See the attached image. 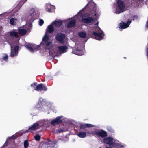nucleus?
I'll list each match as a JSON object with an SVG mask.
<instances>
[{
    "label": "nucleus",
    "mask_w": 148,
    "mask_h": 148,
    "mask_svg": "<svg viewBox=\"0 0 148 148\" xmlns=\"http://www.w3.org/2000/svg\"><path fill=\"white\" fill-rule=\"evenodd\" d=\"M18 49V46H16L14 48L11 46V52L10 55L11 57H13L17 55Z\"/></svg>",
    "instance_id": "nucleus-10"
},
{
    "label": "nucleus",
    "mask_w": 148,
    "mask_h": 148,
    "mask_svg": "<svg viewBox=\"0 0 148 148\" xmlns=\"http://www.w3.org/2000/svg\"><path fill=\"white\" fill-rule=\"evenodd\" d=\"M46 10L48 12H53L55 9V7L51 5L50 4H47L46 5Z\"/></svg>",
    "instance_id": "nucleus-14"
},
{
    "label": "nucleus",
    "mask_w": 148,
    "mask_h": 148,
    "mask_svg": "<svg viewBox=\"0 0 148 148\" xmlns=\"http://www.w3.org/2000/svg\"><path fill=\"white\" fill-rule=\"evenodd\" d=\"M89 8L90 10L91 11L89 15V16H95L96 17H98L99 14L96 12V9L95 8V3L92 1L88 3L86 6L81 11H83L84 9L86 8Z\"/></svg>",
    "instance_id": "nucleus-1"
},
{
    "label": "nucleus",
    "mask_w": 148,
    "mask_h": 148,
    "mask_svg": "<svg viewBox=\"0 0 148 148\" xmlns=\"http://www.w3.org/2000/svg\"><path fill=\"white\" fill-rule=\"evenodd\" d=\"M17 22V20L16 18H12L10 20V24L12 25H15Z\"/></svg>",
    "instance_id": "nucleus-27"
},
{
    "label": "nucleus",
    "mask_w": 148,
    "mask_h": 148,
    "mask_svg": "<svg viewBox=\"0 0 148 148\" xmlns=\"http://www.w3.org/2000/svg\"><path fill=\"white\" fill-rule=\"evenodd\" d=\"M35 138L36 140L38 141L40 139V136L38 135H37L35 136Z\"/></svg>",
    "instance_id": "nucleus-30"
},
{
    "label": "nucleus",
    "mask_w": 148,
    "mask_h": 148,
    "mask_svg": "<svg viewBox=\"0 0 148 148\" xmlns=\"http://www.w3.org/2000/svg\"><path fill=\"white\" fill-rule=\"evenodd\" d=\"M67 47L66 46H58V49L59 52L61 53H63L66 52Z\"/></svg>",
    "instance_id": "nucleus-15"
},
{
    "label": "nucleus",
    "mask_w": 148,
    "mask_h": 148,
    "mask_svg": "<svg viewBox=\"0 0 148 148\" xmlns=\"http://www.w3.org/2000/svg\"><path fill=\"white\" fill-rule=\"evenodd\" d=\"M62 24V21L60 20L55 21L52 23V25H53L54 26L56 27H59Z\"/></svg>",
    "instance_id": "nucleus-19"
},
{
    "label": "nucleus",
    "mask_w": 148,
    "mask_h": 148,
    "mask_svg": "<svg viewBox=\"0 0 148 148\" xmlns=\"http://www.w3.org/2000/svg\"><path fill=\"white\" fill-rule=\"evenodd\" d=\"M35 90L37 91H39L41 90H46L47 87L43 85L42 84H39L36 86Z\"/></svg>",
    "instance_id": "nucleus-13"
},
{
    "label": "nucleus",
    "mask_w": 148,
    "mask_h": 148,
    "mask_svg": "<svg viewBox=\"0 0 148 148\" xmlns=\"http://www.w3.org/2000/svg\"><path fill=\"white\" fill-rule=\"evenodd\" d=\"M62 117V116H61L57 117L56 119L52 121L51 122V124L53 125H55L61 123L62 121L61 119Z\"/></svg>",
    "instance_id": "nucleus-12"
},
{
    "label": "nucleus",
    "mask_w": 148,
    "mask_h": 148,
    "mask_svg": "<svg viewBox=\"0 0 148 148\" xmlns=\"http://www.w3.org/2000/svg\"><path fill=\"white\" fill-rule=\"evenodd\" d=\"M54 26L53 25L51 24L49 25L47 28V31L49 33L52 32L54 30Z\"/></svg>",
    "instance_id": "nucleus-21"
},
{
    "label": "nucleus",
    "mask_w": 148,
    "mask_h": 148,
    "mask_svg": "<svg viewBox=\"0 0 148 148\" xmlns=\"http://www.w3.org/2000/svg\"><path fill=\"white\" fill-rule=\"evenodd\" d=\"M73 53L78 55H82L84 54V52L82 50H79L78 49H73Z\"/></svg>",
    "instance_id": "nucleus-18"
},
{
    "label": "nucleus",
    "mask_w": 148,
    "mask_h": 148,
    "mask_svg": "<svg viewBox=\"0 0 148 148\" xmlns=\"http://www.w3.org/2000/svg\"><path fill=\"white\" fill-rule=\"evenodd\" d=\"M146 26L148 27V20L146 24Z\"/></svg>",
    "instance_id": "nucleus-36"
},
{
    "label": "nucleus",
    "mask_w": 148,
    "mask_h": 148,
    "mask_svg": "<svg viewBox=\"0 0 148 148\" xmlns=\"http://www.w3.org/2000/svg\"><path fill=\"white\" fill-rule=\"evenodd\" d=\"M93 127V125H92L86 124L84 125H82L80 126V128L81 129H84L88 127Z\"/></svg>",
    "instance_id": "nucleus-24"
},
{
    "label": "nucleus",
    "mask_w": 148,
    "mask_h": 148,
    "mask_svg": "<svg viewBox=\"0 0 148 148\" xmlns=\"http://www.w3.org/2000/svg\"><path fill=\"white\" fill-rule=\"evenodd\" d=\"M100 148H101V147H100Z\"/></svg>",
    "instance_id": "nucleus-40"
},
{
    "label": "nucleus",
    "mask_w": 148,
    "mask_h": 148,
    "mask_svg": "<svg viewBox=\"0 0 148 148\" xmlns=\"http://www.w3.org/2000/svg\"><path fill=\"white\" fill-rule=\"evenodd\" d=\"M131 23L130 21H128L127 23L121 22L118 25L119 27L121 29H125L128 27Z\"/></svg>",
    "instance_id": "nucleus-11"
},
{
    "label": "nucleus",
    "mask_w": 148,
    "mask_h": 148,
    "mask_svg": "<svg viewBox=\"0 0 148 148\" xmlns=\"http://www.w3.org/2000/svg\"><path fill=\"white\" fill-rule=\"evenodd\" d=\"M97 27L96 29L95 32H94L93 34L95 36V38L97 40H101L103 37V34L102 32L100 30L99 28L96 25Z\"/></svg>",
    "instance_id": "nucleus-4"
},
{
    "label": "nucleus",
    "mask_w": 148,
    "mask_h": 148,
    "mask_svg": "<svg viewBox=\"0 0 148 148\" xmlns=\"http://www.w3.org/2000/svg\"><path fill=\"white\" fill-rule=\"evenodd\" d=\"M54 143L53 142H49L48 143V144L50 145H51V147H53V144Z\"/></svg>",
    "instance_id": "nucleus-32"
},
{
    "label": "nucleus",
    "mask_w": 148,
    "mask_h": 148,
    "mask_svg": "<svg viewBox=\"0 0 148 148\" xmlns=\"http://www.w3.org/2000/svg\"><path fill=\"white\" fill-rule=\"evenodd\" d=\"M112 146L115 148H123L124 147V145H123L115 142L113 143Z\"/></svg>",
    "instance_id": "nucleus-22"
},
{
    "label": "nucleus",
    "mask_w": 148,
    "mask_h": 148,
    "mask_svg": "<svg viewBox=\"0 0 148 148\" xmlns=\"http://www.w3.org/2000/svg\"><path fill=\"white\" fill-rule=\"evenodd\" d=\"M103 141L106 143L109 144L112 146L113 143H114V140L112 138L108 137L104 138L103 140Z\"/></svg>",
    "instance_id": "nucleus-8"
},
{
    "label": "nucleus",
    "mask_w": 148,
    "mask_h": 148,
    "mask_svg": "<svg viewBox=\"0 0 148 148\" xmlns=\"http://www.w3.org/2000/svg\"><path fill=\"white\" fill-rule=\"evenodd\" d=\"M36 83H34L33 84H31V86H33V87H34V86H36Z\"/></svg>",
    "instance_id": "nucleus-34"
},
{
    "label": "nucleus",
    "mask_w": 148,
    "mask_h": 148,
    "mask_svg": "<svg viewBox=\"0 0 148 148\" xmlns=\"http://www.w3.org/2000/svg\"><path fill=\"white\" fill-rule=\"evenodd\" d=\"M56 40L61 43H63L65 39V36L64 34H59L56 37Z\"/></svg>",
    "instance_id": "nucleus-6"
},
{
    "label": "nucleus",
    "mask_w": 148,
    "mask_h": 148,
    "mask_svg": "<svg viewBox=\"0 0 148 148\" xmlns=\"http://www.w3.org/2000/svg\"><path fill=\"white\" fill-rule=\"evenodd\" d=\"M75 21L74 18L69 19L67 24V27H71L74 26L75 25Z\"/></svg>",
    "instance_id": "nucleus-16"
},
{
    "label": "nucleus",
    "mask_w": 148,
    "mask_h": 148,
    "mask_svg": "<svg viewBox=\"0 0 148 148\" xmlns=\"http://www.w3.org/2000/svg\"><path fill=\"white\" fill-rule=\"evenodd\" d=\"M147 57L148 58V49H147Z\"/></svg>",
    "instance_id": "nucleus-37"
},
{
    "label": "nucleus",
    "mask_w": 148,
    "mask_h": 148,
    "mask_svg": "<svg viewBox=\"0 0 148 148\" xmlns=\"http://www.w3.org/2000/svg\"><path fill=\"white\" fill-rule=\"evenodd\" d=\"M12 138V139H14L15 138V137L14 136H12V137H10L9 138Z\"/></svg>",
    "instance_id": "nucleus-35"
},
{
    "label": "nucleus",
    "mask_w": 148,
    "mask_h": 148,
    "mask_svg": "<svg viewBox=\"0 0 148 148\" xmlns=\"http://www.w3.org/2000/svg\"><path fill=\"white\" fill-rule=\"evenodd\" d=\"M10 34L11 37L12 38H17L18 37V33L15 31H12L10 32Z\"/></svg>",
    "instance_id": "nucleus-20"
},
{
    "label": "nucleus",
    "mask_w": 148,
    "mask_h": 148,
    "mask_svg": "<svg viewBox=\"0 0 148 148\" xmlns=\"http://www.w3.org/2000/svg\"><path fill=\"white\" fill-rule=\"evenodd\" d=\"M137 2H136L135 3L136 6H138L139 5H141L144 3V1L143 0H137Z\"/></svg>",
    "instance_id": "nucleus-28"
},
{
    "label": "nucleus",
    "mask_w": 148,
    "mask_h": 148,
    "mask_svg": "<svg viewBox=\"0 0 148 148\" xmlns=\"http://www.w3.org/2000/svg\"><path fill=\"white\" fill-rule=\"evenodd\" d=\"M107 148H110V147H106Z\"/></svg>",
    "instance_id": "nucleus-39"
},
{
    "label": "nucleus",
    "mask_w": 148,
    "mask_h": 148,
    "mask_svg": "<svg viewBox=\"0 0 148 148\" xmlns=\"http://www.w3.org/2000/svg\"><path fill=\"white\" fill-rule=\"evenodd\" d=\"M42 43L46 45V48L49 49L52 46L51 40L49 38L47 33L44 36Z\"/></svg>",
    "instance_id": "nucleus-2"
},
{
    "label": "nucleus",
    "mask_w": 148,
    "mask_h": 148,
    "mask_svg": "<svg viewBox=\"0 0 148 148\" xmlns=\"http://www.w3.org/2000/svg\"><path fill=\"white\" fill-rule=\"evenodd\" d=\"M95 133L96 135H99L102 137H105L107 136V134L106 132L103 130L96 132Z\"/></svg>",
    "instance_id": "nucleus-17"
},
{
    "label": "nucleus",
    "mask_w": 148,
    "mask_h": 148,
    "mask_svg": "<svg viewBox=\"0 0 148 148\" xmlns=\"http://www.w3.org/2000/svg\"><path fill=\"white\" fill-rule=\"evenodd\" d=\"M27 31L25 29H19V33L21 35H25Z\"/></svg>",
    "instance_id": "nucleus-26"
},
{
    "label": "nucleus",
    "mask_w": 148,
    "mask_h": 148,
    "mask_svg": "<svg viewBox=\"0 0 148 148\" xmlns=\"http://www.w3.org/2000/svg\"><path fill=\"white\" fill-rule=\"evenodd\" d=\"M86 132H82L78 133L77 135L79 137L81 138H84L86 136Z\"/></svg>",
    "instance_id": "nucleus-23"
},
{
    "label": "nucleus",
    "mask_w": 148,
    "mask_h": 148,
    "mask_svg": "<svg viewBox=\"0 0 148 148\" xmlns=\"http://www.w3.org/2000/svg\"><path fill=\"white\" fill-rule=\"evenodd\" d=\"M117 3V6L115 12L117 14H119L125 10V5L121 0H118Z\"/></svg>",
    "instance_id": "nucleus-3"
},
{
    "label": "nucleus",
    "mask_w": 148,
    "mask_h": 148,
    "mask_svg": "<svg viewBox=\"0 0 148 148\" xmlns=\"http://www.w3.org/2000/svg\"><path fill=\"white\" fill-rule=\"evenodd\" d=\"M31 11H32V12H33L34 11V10H32Z\"/></svg>",
    "instance_id": "nucleus-38"
},
{
    "label": "nucleus",
    "mask_w": 148,
    "mask_h": 148,
    "mask_svg": "<svg viewBox=\"0 0 148 148\" xmlns=\"http://www.w3.org/2000/svg\"><path fill=\"white\" fill-rule=\"evenodd\" d=\"M8 56L7 55H5V56L3 57V59L4 60L6 61L8 59Z\"/></svg>",
    "instance_id": "nucleus-33"
},
{
    "label": "nucleus",
    "mask_w": 148,
    "mask_h": 148,
    "mask_svg": "<svg viewBox=\"0 0 148 148\" xmlns=\"http://www.w3.org/2000/svg\"><path fill=\"white\" fill-rule=\"evenodd\" d=\"M24 148H27L29 144L28 141L27 140H25L24 142Z\"/></svg>",
    "instance_id": "nucleus-29"
},
{
    "label": "nucleus",
    "mask_w": 148,
    "mask_h": 148,
    "mask_svg": "<svg viewBox=\"0 0 148 148\" xmlns=\"http://www.w3.org/2000/svg\"><path fill=\"white\" fill-rule=\"evenodd\" d=\"M40 122H39L38 123H35L29 127V130L32 131L38 129L40 127Z\"/></svg>",
    "instance_id": "nucleus-9"
},
{
    "label": "nucleus",
    "mask_w": 148,
    "mask_h": 148,
    "mask_svg": "<svg viewBox=\"0 0 148 148\" xmlns=\"http://www.w3.org/2000/svg\"><path fill=\"white\" fill-rule=\"evenodd\" d=\"M44 22L43 20L42 19H40L39 22V25L40 26H42L44 23Z\"/></svg>",
    "instance_id": "nucleus-31"
},
{
    "label": "nucleus",
    "mask_w": 148,
    "mask_h": 148,
    "mask_svg": "<svg viewBox=\"0 0 148 148\" xmlns=\"http://www.w3.org/2000/svg\"><path fill=\"white\" fill-rule=\"evenodd\" d=\"M79 35L80 37L84 38L86 36V33L85 32H81L79 33Z\"/></svg>",
    "instance_id": "nucleus-25"
},
{
    "label": "nucleus",
    "mask_w": 148,
    "mask_h": 148,
    "mask_svg": "<svg viewBox=\"0 0 148 148\" xmlns=\"http://www.w3.org/2000/svg\"><path fill=\"white\" fill-rule=\"evenodd\" d=\"M25 47L28 49L30 51L32 52L39 47V46L31 44L26 45Z\"/></svg>",
    "instance_id": "nucleus-7"
},
{
    "label": "nucleus",
    "mask_w": 148,
    "mask_h": 148,
    "mask_svg": "<svg viewBox=\"0 0 148 148\" xmlns=\"http://www.w3.org/2000/svg\"><path fill=\"white\" fill-rule=\"evenodd\" d=\"M81 11H80L79 12L77 15V16H75V17H78V16H80V17L82 18V21L84 23H92L93 21V19L92 18V17H87L88 16L87 15V16H85L84 17L82 15V14L81 13Z\"/></svg>",
    "instance_id": "nucleus-5"
}]
</instances>
